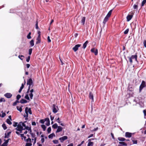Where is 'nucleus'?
Returning a JSON list of instances; mask_svg holds the SVG:
<instances>
[{
	"label": "nucleus",
	"instance_id": "obj_1",
	"mask_svg": "<svg viewBox=\"0 0 146 146\" xmlns=\"http://www.w3.org/2000/svg\"><path fill=\"white\" fill-rule=\"evenodd\" d=\"M137 53H136L135 55H132L130 57H128V58L129 59V62L131 64H132L133 63V60L132 59H135V61L137 63H138V61L137 60Z\"/></svg>",
	"mask_w": 146,
	"mask_h": 146
},
{
	"label": "nucleus",
	"instance_id": "obj_2",
	"mask_svg": "<svg viewBox=\"0 0 146 146\" xmlns=\"http://www.w3.org/2000/svg\"><path fill=\"white\" fill-rule=\"evenodd\" d=\"M25 112L26 115H24V117H25V119L27 120L28 119V113L29 112L30 114H31L32 112L31 109L30 108L28 109L27 107L25 108Z\"/></svg>",
	"mask_w": 146,
	"mask_h": 146
},
{
	"label": "nucleus",
	"instance_id": "obj_3",
	"mask_svg": "<svg viewBox=\"0 0 146 146\" xmlns=\"http://www.w3.org/2000/svg\"><path fill=\"white\" fill-rule=\"evenodd\" d=\"M15 129L17 131H22L23 130H24L23 127L21 125V124L19 123L17 126V127Z\"/></svg>",
	"mask_w": 146,
	"mask_h": 146
},
{
	"label": "nucleus",
	"instance_id": "obj_4",
	"mask_svg": "<svg viewBox=\"0 0 146 146\" xmlns=\"http://www.w3.org/2000/svg\"><path fill=\"white\" fill-rule=\"evenodd\" d=\"M27 85H32L31 88L33 87V80L31 78H29L27 80Z\"/></svg>",
	"mask_w": 146,
	"mask_h": 146
},
{
	"label": "nucleus",
	"instance_id": "obj_5",
	"mask_svg": "<svg viewBox=\"0 0 146 146\" xmlns=\"http://www.w3.org/2000/svg\"><path fill=\"white\" fill-rule=\"evenodd\" d=\"M145 82L144 81H142L139 87V91L141 92L143 88L145 87Z\"/></svg>",
	"mask_w": 146,
	"mask_h": 146
},
{
	"label": "nucleus",
	"instance_id": "obj_6",
	"mask_svg": "<svg viewBox=\"0 0 146 146\" xmlns=\"http://www.w3.org/2000/svg\"><path fill=\"white\" fill-rule=\"evenodd\" d=\"M81 45L80 44H76L73 48L72 49L75 52L78 50V48L80 47Z\"/></svg>",
	"mask_w": 146,
	"mask_h": 146
},
{
	"label": "nucleus",
	"instance_id": "obj_7",
	"mask_svg": "<svg viewBox=\"0 0 146 146\" xmlns=\"http://www.w3.org/2000/svg\"><path fill=\"white\" fill-rule=\"evenodd\" d=\"M91 51L94 53L95 55H97L98 54V50L97 49H95V48H92L91 50Z\"/></svg>",
	"mask_w": 146,
	"mask_h": 146
},
{
	"label": "nucleus",
	"instance_id": "obj_8",
	"mask_svg": "<svg viewBox=\"0 0 146 146\" xmlns=\"http://www.w3.org/2000/svg\"><path fill=\"white\" fill-rule=\"evenodd\" d=\"M56 108H57V107L56 106V105L55 104H53L52 111L54 113H56L58 111Z\"/></svg>",
	"mask_w": 146,
	"mask_h": 146
},
{
	"label": "nucleus",
	"instance_id": "obj_9",
	"mask_svg": "<svg viewBox=\"0 0 146 146\" xmlns=\"http://www.w3.org/2000/svg\"><path fill=\"white\" fill-rule=\"evenodd\" d=\"M4 96L6 98H11L12 96V94L9 93H7L5 94L4 95Z\"/></svg>",
	"mask_w": 146,
	"mask_h": 146
},
{
	"label": "nucleus",
	"instance_id": "obj_10",
	"mask_svg": "<svg viewBox=\"0 0 146 146\" xmlns=\"http://www.w3.org/2000/svg\"><path fill=\"white\" fill-rule=\"evenodd\" d=\"M131 13L132 14V15H128L127 17V21H130L132 18L133 17V13Z\"/></svg>",
	"mask_w": 146,
	"mask_h": 146
},
{
	"label": "nucleus",
	"instance_id": "obj_11",
	"mask_svg": "<svg viewBox=\"0 0 146 146\" xmlns=\"http://www.w3.org/2000/svg\"><path fill=\"white\" fill-rule=\"evenodd\" d=\"M94 96L92 92H90L89 94V98L92 100V102H94Z\"/></svg>",
	"mask_w": 146,
	"mask_h": 146
},
{
	"label": "nucleus",
	"instance_id": "obj_12",
	"mask_svg": "<svg viewBox=\"0 0 146 146\" xmlns=\"http://www.w3.org/2000/svg\"><path fill=\"white\" fill-rule=\"evenodd\" d=\"M132 133L129 132H126L125 133V136L126 137L130 138L131 137Z\"/></svg>",
	"mask_w": 146,
	"mask_h": 146
},
{
	"label": "nucleus",
	"instance_id": "obj_13",
	"mask_svg": "<svg viewBox=\"0 0 146 146\" xmlns=\"http://www.w3.org/2000/svg\"><path fill=\"white\" fill-rule=\"evenodd\" d=\"M41 37H38L37 36V37L36 38V44H39L41 42Z\"/></svg>",
	"mask_w": 146,
	"mask_h": 146
},
{
	"label": "nucleus",
	"instance_id": "obj_14",
	"mask_svg": "<svg viewBox=\"0 0 146 146\" xmlns=\"http://www.w3.org/2000/svg\"><path fill=\"white\" fill-rule=\"evenodd\" d=\"M45 121H46V125L47 126H48L50 125V120L49 119V118H46L45 119Z\"/></svg>",
	"mask_w": 146,
	"mask_h": 146
},
{
	"label": "nucleus",
	"instance_id": "obj_15",
	"mask_svg": "<svg viewBox=\"0 0 146 146\" xmlns=\"http://www.w3.org/2000/svg\"><path fill=\"white\" fill-rule=\"evenodd\" d=\"M139 0H138L137 2L133 6V8L134 9H137L138 8V5L139 3Z\"/></svg>",
	"mask_w": 146,
	"mask_h": 146
},
{
	"label": "nucleus",
	"instance_id": "obj_16",
	"mask_svg": "<svg viewBox=\"0 0 146 146\" xmlns=\"http://www.w3.org/2000/svg\"><path fill=\"white\" fill-rule=\"evenodd\" d=\"M25 83H26L25 81V82H24V84H22L21 86V87L20 88L19 91V93H20L21 92L22 89L24 88V85L25 84Z\"/></svg>",
	"mask_w": 146,
	"mask_h": 146
},
{
	"label": "nucleus",
	"instance_id": "obj_17",
	"mask_svg": "<svg viewBox=\"0 0 146 146\" xmlns=\"http://www.w3.org/2000/svg\"><path fill=\"white\" fill-rule=\"evenodd\" d=\"M27 101L26 100L24 99H21L20 101V103L21 104H25L27 103Z\"/></svg>",
	"mask_w": 146,
	"mask_h": 146
},
{
	"label": "nucleus",
	"instance_id": "obj_18",
	"mask_svg": "<svg viewBox=\"0 0 146 146\" xmlns=\"http://www.w3.org/2000/svg\"><path fill=\"white\" fill-rule=\"evenodd\" d=\"M62 130V128L60 126H59L58 127V129L56 130V132L58 133L61 131Z\"/></svg>",
	"mask_w": 146,
	"mask_h": 146
},
{
	"label": "nucleus",
	"instance_id": "obj_19",
	"mask_svg": "<svg viewBox=\"0 0 146 146\" xmlns=\"http://www.w3.org/2000/svg\"><path fill=\"white\" fill-rule=\"evenodd\" d=\"M86 20V18L85 17H82V19H81V23L82 24L84 25V24L85 21Z\"/></svg>",
	"mask_w": 146,
	"mask_h": 146
},
{
	"label": "nucleus",
	"instance_id": "obj_20",
	"mask_svg": "<svg viewBox=\"0 0 146 146\" xmlns=\"http://www.w3.org/2000/svg\"><path fill=\"white\" fill-rule=\"evenodd\" d=\"M108 18L106 17L104 19L103 23L104 25H105L106 23L108 21Z\"/></svg>",
	"mask_w": 146,
	"mask_h": 146
},
{
	"label": "nucleus",
	"instance_id": "obj_21",
	"mask_svg": "<svg viewBox=\"0 0 146 146\" xmlns=\"http://www.w3.org/2000/svg\"><path fill=\"white\" fill-rule=\"evenodd\" d=\"M112 10H110L109 12L108 13L107 15L106 16V17L109 18L111 15V12H112Z\"/></svg>",
	"mask_w": 146,
	"mask_h": 146
},
{
	"label": "nucleus",
	"instance_id": "obj_22",
	"mask_svg": "<svg viewBox=\"0 0 146 146\" xmlns=\"http://www.w3.org/2000/svg\"><path fill=\"white\" fill-rule=\"evenodd\" d=\"M88 40H87L86 41V42L83 44V48L84 49H85L87 44L88 43Z\"/></svg>",
	"mask_w": 146,
	"mask_h": 146
},
{
	"label": "nucleus",
	"instance_id": "obj_23",
	"mask_svg": "<svg viewBox=\"0 0 146 146\" xmlns=\"http://www.w3.org/2000/svg\"><path fill=\"white\" fill-rule=\"evenodd\" d=\"M25 129L28 130L29 131H30V132H32L31 127H29L28 126H26L25 128H24V130H25Z\"/></svg>",
	"mask_w": 146,
	"mask_h": 146
},
{
	"label": "nucleus",
	"instance_id": "obj_24",
	"mask_svg": "<svg viewBox=\"0 0 146 146\" xmlns=\"http://www.w3.org/2000/svg\"><path fill=\"white\" fill-rule=\"evenodd\" d=\"M119 143L121 145L123 146H127V144L126 143H125L124 142H119Z\"/></svg>",
	"mask_w": 146,
	"mask_h": 146
},
{
	"label": "nucleus",
	"instance_id": "obj_25",
	"mask_svg": "<svg viewBox=\"0 0 146 146\" xmlns=\"http://www.w3.org/2000/svg\"><path fill=\"white\" fill-rule=\"evenodd\" d=\"M118 139L120 141H124L126 140V139L123 137H119L118 138Z\"/></svg>",
	"mask_w": 146,
	"mask_h": 146
},
{
	"label": "nucleus",
	"instance_id": "obj_26",
	"mask_svg": "<svg viewBox=\"0 0 146 146\" xmlns=\"http://www.w3.org/2000/svg\"><path fill=\"white\" fill-rule=\"evenodd\" d=\"M11 133V132H9L7 134H6V133L5 134V138H8L9 137V136L10 135V134Z\"/></svg>",
	"mask_w": 146,
	"mask_h": 146
},
{
	"label": "nucleus",
	"instance_id": "obj_27",
	"mask_svg": "<svg viewBox=\"0 0 146 146\" xmlns=\"http://www.w3.org/2000/svg\"><path fill=\"white\" fill-rule=\"evenodd\" d=\"M30 44L31 46H33L34 44V40H31V41L30 42Z\"/></svg>",
	"mask_w": 146,
	"mask_h": 146
},
{
	"label": "nucleus",
	"instance_id": "obj_28",
	"mask_svg": "<svg viewBox=\"0 0 146 146\" xmlns=\"http://www.w3.org/2000/svg\"><path fill=\"white\" fill-rule=\"evenodd\" d=\"M6 122L8 124L11 125L12 124V122L10 121V120L9 119H7L6 120Z\"/></svg>",
	"mask_w": 146,
	"mask_h": 146
},
{
	"label": "nucleus",
	"instance_id": "obj_29",
	"mask_svg": "<svg viewBox=\"0 0 146 146\" xmlns=\"http://www.w3.org/2000/svg\"><path fill=\"white\" fill-rule=\"evenodd\" d=\"M18 58L22 60L23 59L25 58V57L23 55H19L18 56Z\"/></svg>",
	"mask_w": 146,
	"mask_h": 146
},
{
	"label": "nucleus",
	"instance_id": "obj_30",
	"mask_svg": "<svg viewBox=\"0 0 146 146\" xmlns=\"http://www.w3.org/2000/svg\"><path fill=\"white\" fill-rule=\"evenodd\" d=\"M57 123H55L52 125V127L54 129H56L58 127Z\"/></svg>",
	"mask_w": 146,
	"mask_h": 146
},
{
	"label": "nucleus",
	"instance_id": "obj_31",
	"mask_svg": "<svg viewBox=\"0 0 146 146\" xmlns=\"http://www.w3.org/2000/svg\"><path fill=\"white\" fill-rule=\"evenodd\" d=\"M55 136V135L53 133H52L48 135L49 138H52L53 137V136Z\"/></svg>",
	"mask_w": 146,
	"mask_h": 146
},
{
	"label": "nucleus",
	"instance_id": "obj_32",
	"mask_svg": "<svg viewBox=\"0 0 146 146\" xmlns=\"http://www.w3.org/2000/svg\"><path fill=\"white\" fill-rule=\"evenodd\" d=\"M146 3V0H143L141 3V7L143 6Z\"/></svg>",
	"mask_w": 146,
	"mask_h": 146
},
{
	"label": "nucleus",
	"instance_id": "obj_33",
	"mask_svg": "<svg viewBox=\"0 0 146 146\" xmlns=\"http://www.w3.org/2000/svg\"><path fill=\"white\" fill-rule=\"evenodd\" d=\"M41 127L43 129V130L44 131H45L46 130V127L44 125H41Z\"/></svg>",
	"mask_w": 146,
	"mask_h": 146
},
{
	"label": "nucleus",
	"instance_id": "obj_34",
	"mask_svg": "<svg viewBox=\"0 0 146 146\" xmlns=\"http://www.w3.org/2000/svg\"><path fill=\"white\" fill-rule=\"evenodd\" d=\"M31 33L29 32L27 36V38L28 39H29L31 38Z\"/></svg>",
	"mask_w": 146,
	"mask_h": 146
},
{
	"label": "nucleus",
	"instance_id": "obj_35",
	"mask_svg": "<svg viewBox=\"0 0 146 146\" xmlns=\"http://www.w3.org/2000/svg\"><path fill=\"white\" fill-rule=\"evenodd\" d=\"M25 99L27 100H30V99L28 94H27L25 95Z\"/></svg>",
	"mask_w": 146,
	"mask_h": 146
},
{
	"label": "nucleus",
	"instance_id": "obj_36",
	"mask_svg": "<svg viewBox=\"0 0 146 146\" xmlns=\"http://www.w3.org/2000/svg\"><path fill=\"white\" fill-rule=\"evenodd\" d=\"M93 145V143L92 142H89L88 143V146H92Z\"/></svg>",
	"mask_w": 146,
	"mask_h": 146
},
{
	"label": "nucleus",
	"instance_id": "obj_37",
	"mask_svg": "<svg viewBox=\"0 0 146 146\" xmlns=\"http://www.w3.org/2000/svg\"><path fill=\"white\" fill-rule=\"evenodd\" d=\"M2 127L4 130H5L7 129V127H6V125L4 123L2 124Z\"/></svg>",
	"mask_w": 146,
	"mask_h": 146
},
{
	"label": "nucleus",
	"instance_id": "obj_38",
	"mask_svg": "<svg viewBox=\"0 0 146 146\" xmlns=\"http://www.w3.org/2000/svg\"><path fill=\"white\" fill-rule=\"evenodd\" d=\"M10 140H11L10 139H9L7 140H5V139H4V141H5L3 143H5V144L7 145V144L8 143L9 141Z\"/></svg>",
	"mask_w": 146,
	"mask_h": 146
},
{
	"label": "nucleus",
	"instance_id": "obj_39",
	"mask_svg": "<svg viewBox=\"0 0 146 146\" xmlns=\"http://www.w3.org/2000/svg\"><path fill=\"white\" fill-rule=\"evenodd\" d=\"M17 110L19 111L20 112H21L22 111V108L21 107H19V106H17Z\"/></svg>",
	"mask_w": 146,
	"mask_h": 146
},
{
	"label": "nucleus",
	"instance_id": "obj_40",
	"mask_svg": "<svg viewBox=\"0 0 146 146\" xmlns=\"http://www.w3.org/2000/svg\"><path fill=\"white\" fill-rule=\"evenodd\" d=\"M30 133L32 137L33 138H35V133H31V132H30Z\"/></svg>",
	"mask_w": 146,
	"mask_h": 146
},
{
	"label": "nucleus",
	"instance_id": "obj_41",
	"mask_svg": "<svg viewBox=\"0 0 146 146\" xmlns=\"http://www.w3.org/2000/svg\"><path fill=\"white\" fill-rule=\"evenodd\" d=\"M129 31V29H127L124 32V34L125 35L127 34Z\"/></svg>",
	"mask_w": 146,
	"mask_h": 146
},
{
	"label": "nucleus",
	"instance_id": "obj_42",
	"mask_svg": "<svg viewBox=\"0 0 146 146\" xmlns=\"http://www.w3.org/2000/svg\"><path fill=\"white\" fill-rule=\"evenodd\" d=\"M21 95L19 94L17 95L16 97L17 100H19V99L21 98Z\"/></svg>",
	"mask_w": 146,
	"mask_h": 146
},
{
	"label": "nucleus",
	"instance_id": "obj_43",
	"mask_svg": "<svg viewBox=\"0 0 146 146\" xmlns=\"http://www.w3.org/2000/svg\"><path fill=\"white\" fill-rule=\"evenodd\" d=\"M32 145V144L30 142V143H26L25 146H31Z\"/></svg>",
	"mask_w": 146,
	"mask_h": 146
},
{
	"label": "nucleus",
	"instance_id": "obj_44",
	"mask_svg": "<svg viewBox=\"0 0 146 146\" xmlns=\"http://www.w3.org/2000/svg\"><path fill=\"white\" fill-rule=\"evenodd\" d=\"M18 123L17 122H14L13 123V125L14 127H16L18 125H17Z\"/></svg>",
	"mask_w": 146,
	"mask_h": 146
},
{
	"label": "nucleus",
	"instance_id": "obj_45",
	"mask_svg": "<svg viewBox=\"0 0 146 146\" xmlns=\"http://www.w3.org/2000/svg\"><path fill=\"white\" fill-rule=\"evenodd\" d=\"M30 98L31 99H33V93H30L29 94Z\"/></svg>",
	"mask_w": 146,
	"mask_h": 146
},
{
	"label": "nucleus",
	"instance_id": "obj_46",
	"mask_svg": "<svg viewBox=\"0 0 146 146\" xmlns=\"http://www.w3.org/2000/svg\"><path fill=\"white\" fill-rule=\"evenodd\" d=\"M59 140L61 142H63L64 141V136L60 138Z\"/></svg>",
	"mask_w": 146,
	"mask_h": 146
},
{
	"label": "nucleus",
	"instance_id": "obj_47",
	"mask_svg": "<svg viewBox=\"0 0 146 146\" xmlns=\"http://www.w3.org/2000/svg\"><path fill=\"white\" fill-rule=\"evenodd\" d=\"M47 131L48 133H50L51 131V128L50 127H49L47 129Z\"/></svg>",
	"mask_w": 146,
	"mask_h": 146
},
{
	"label": "nucleus",
	"instance_id": "obj_48",
	"mask_svg": "<svg viewBox=\"0 0 146 146\" xmlns=\"http://www.w3.org/2000/svg\"><path fill=\"white\" fill-rule=\"evenodd\" d=\"M20 135H21V137H23L24 139L25 140L26 137L24 136V134H20Z\"/></svg>",
	"mask_w": 146,
	"mask_h": 146
},
{
	"label": "nucleus",
	"instance_id": "obj_49",
	"mask_svg": "<svg viewBox=\"0 0 146 146\" xmlns=\"http://www.w3.org/2000/svg\"><path fill=\"white\" fill-rule=\"evenodd\" d=\"M1 112L2 113V115H1V117H4L6 115V113H4L3 112V111H2Z\"/></svg>",
	"mask_w": 146,
	"mask_h": 146
},
{
	"label": "nucleus",
	"instance_id": "obj_50",
	"mask_svg": "<svg viewBox=\"0 0 146 146\" xmlns=\"http://www.w3.org/2000/svg\"><path fill=\"white\" fill-rule=\"evenodd\" d=\"M32 48H30L29 50V54L30 55H31L32 53Z\"/></svg>",
	"mask_w": 146,
	"mask_h": 146
},
{
	"label": "nucleus",
	"instance_id": "obj_51",
	"mask_svg": "<svg viewBox=\"0 0 146 146\" xmlns=\"http://www.w3.org/2000/svg\"><path fill=\"white\" fill-rule=\"evenodd\" d=\"M30 58H31V57H30V56H29L26 59V61L27 62H29L30 60Z\"/></svg>",
	"mask_w": 146,
	"mask_h": 146
},
{
	"label": "nucleus",
	"instance_id": "obj_52",
	"mask_svg": "<svg viewBox=\"0 0 146 146\" xmlns=\"http://www.w3.org/2000/svg\"><path fill=\"white\" fill-rule=\"evenodd\" d=\"M5 100L3 98H1V99H0V102H5Z\"/></svg>",
	"mask_w": 146,
	"mask_h": 146
},
{
	"label": "nucleus",
	"instance_id": "obj_53",
	"mask_svg": "<svg viewBox=\"0 0 146 146\" xmlns=\"http://www.w3.org/2000/svg\"><path fill=\"white\" fill-rule=\"evenodd\" d=\"M20 123L21 124L22 126H23L25 127V128L26 127V125L24 123Z\"/></svg>",
	"mask_w": 146,
	"mask_h": 146
},
{
	"label": "nucleus",
	"instance_id": "obj_54",
	"mask_svg": "<svg viewBox=\"0 0 146 146\" xmlns=\"http://www.w3.org/2000/svg\"><path fill=\"white\" fill-rule=\"evenodd\" d=\"M53 142L55 144H57L58 143V140H55L53 141Z\"/></svg>",
	"mask_w": 146,
	"mask_h": 146
},
{
	"label": "nucleus",
	"instance_id": "obj_55",
	"mask_svg": "<svg viewBox=\"0 0 146 146\" xmlns=\"http://www.w3.org/2000/svg\"><path fill=\"white\" fill-rule=\"evenodd\" d=\"M26 141L27 142H31V138H29L26 140Z\"/></svg>",
	"mask_w": 146,
	"mask_h": 146
},
{
	"label": "nucleus",
	"instance_id": "obj_56",
	"mask_svg": "<svg viewBox=\"0 0 146 146\" xmlns=\"http://www.w3.org/2000/svg\"><path fill=\"white\" fill-rule=\"evenodd\" d=\"M45 120H44V119H41L40 121V122L41 123L43 124L44 123Z\"/></svg>",
	"mask_w": 146,
	"mask_h": 146
},
{
	"label": "nucleus",
	"instance_id": "obj_57",
	"mask_svg": "<svg viewBox=\"0 0 146 146\" xmlns=\"http://www.w3.org/2000/svg\"><path fill=\"white\" fill-rule=\"evenodd\" d=\"M132 141H133V143L134 144H136L137 143V140H132Z\"/></svg>",
	"mask_w": 146,
	"mask_h": 146
},
{
	"label": "nucleus",
	"instance_id": "obj_58",
	"mask_svg": "<svg viewBox=\"0 0 146 146\" xmlns=\"http://www.w3.org/2000/svg\"><path fill=\"white\" fill-rule=\"evenodd\" d=\"M47 40L48 42H51V40H50L49 36H48L47 37Z\"/></svg>",
	"mask_w": 146,
	"mask_h": 146
},
{
	"label": "nucleus",
	"instance_id": "obj_59",
	"mask_svg": "<svg viewBox=\"0 0 146 146\" xmlns=\"http://www.w3.org/2000/svg\"><path fill=\"white\" fill-rule=\"evenodd\" d=\"M143 43L144 47H146V40H144Z\"/></svg>",
	"mask_w": 146,
	"mask_h": 146
},
{
	"label": "nucleus",
	"instance_id": "obj_60",
	"mask_svg": "<svg viewBox=\"0 0 146 146\" xmlns=\"http://www.w3.org/2000/svg\"><path fill=\"white\" fill-rule=\"evenodd\" d=\"M37 139V138L36 137H35L34 139V142L33 143V144L34 145L36 143V140Z\"/></svg>",
	"mask_w": 146,
	"mask_h": 146
},
{
	"label": "nucleus",
	"instance_id": "obj_61",
	"mask_svg": "<svg viewBox=\"0 0 146 146\" xmlns=\"http://www.w3.org/2000/svg\"><path fill=\"white\" fill-rule=\"evenodd\" d=\"M111 136L112 137V138L113 139H115V137H114V135H113V134L112 133H111Z\"/></svg>",
	"mask_w": 146,
	"mask_h": 146
},
{
	"label": "nucleus",
	"instance_id": "obj_62",
	"mask_svg": "<svg viewBox=\"0 0 146 146\" xmlns=\"http://www.w3.org/2000/svg\"><path fill=\"white\" fill-rule=\"evenodd\" d=\"M35 27L36 29H38V22L37 21L36 22V27Z\"/></svg>",
	"mask_w": 146,
	"mask_h": 146
},
{
	"label": "nucleus",
	"instance_id": "obj_63",
	"mask_svg": "<svg viewBox=\"0 0 146 146\" xmlns=\"http://www.w3.org/2000/svg\"><path fill=\"white\" fill-rule=\"evenodd\" d=\"M26 66H27V68H29L30 66V64H26Z\"/></svg>",
	"mask_w": 146,
	"mask_h": 146
},
{
	"label": "nucleus",
	"instance_id": "obj_64",
	"mask_svg": "<svg viewBox=\"0 0 146 146\" xmlns=\"http://www.w3.org/2000/svg\"><path fill=\"white\" fill-rule=\"evenodd\" d=\"M32 124L33 125H36V123L35 122H33L32 123Z\"/></svg>",
	"mask_w": 146,
	"mask_h": 146
}]
</instances>
